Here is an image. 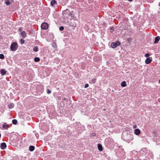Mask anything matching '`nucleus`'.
<instances>
[{
    "label": "nucleus",
    "mask_w": 160,
    "mask_h": 160,
    "mask_svg": "<svg viewBox=\"0 0 160 160\" xmlns=\"http://www.w3.org/2000/svg\"><path fill=\"white\" fill-rule=\"evenodd\" d=\"M33 50L35 52H38V48L37 46H34L33 48Z\"/></svg>",
    "instance_id": "4be33fe9"
},
{
    "label": "nucleus",
    "mask_w": 160,
    "mask_h": 160,
    "mask_svg": "<svg viewBox=\"0 0 160 160\" xmlns=\"http://www.w3.org/2000/svg\"><path fill=\"white\" fill-rule=\"evenodd\" d=\"M21 36L23 38H25L26 36V33L25 31H23L21 32Z\"/></svg>",
    "instance_id": "a211bd4d"
},
{
    "label": "nucleus",
    "mask_w": 160,
    "mask_h": 160,
    "mask_svg": "<svg viewBox=\"0 0 160 160\" xmlns=\"http://www.w3.org/2000/svg\"><path fill=\"white\" fill-rule=\"evenodd\" d=\"M18 48V43L16 42H12L10 46L11 50L12 51H15Z\"/></svg>",
    "instance_id": "20e7f679"
},
{
    "label": "nucleus",
    "mask_w": 160,
    "mask_h": 160,
    "mask_svg": "<svg viewBox=\"0 0 160 160\" xmlns=\"http://www.w3.org/2000/svg\"><path fill=\"white\" fill-rule=\"evenodd\" d=\"M160 38L159 36H158L156 37L155 38V40L154 43H156L158 42L159 40H160Z\"/></svg>",
    "instance_id": "ddd939ff"
},
{
    "label": "nucleus",
    "mask_w": 160,
    "mask_h": 160,
    "mask_svg": "<svg viewBox=\"0 0 160 160\" xmlns=\"http://www.w3.org/2000/svg\"><path fill=\"white\" fill-rule=\"evenodd\" d=\"M7 73V71L5 69H2L0 71V73L2 76L5 75Z\"/></svg>",
    "instance_id": "9d476101"
},
{
    "label": "nucleus",
    "mask_w": 160,
    "mask_h": 160,
    "mask_svg": "<svg viewBox=\"0 0 160 160\" xmlns=\"http://www.w3.org/2000/svg\"><path fill=\"white\" fill-rule=\"evenodd\" d=\"M112 139L111 138H108L107 139V141H112Z\"/></svg>",
    "instance_id": "c9c22d12"
},
{
    "label": "nucleus",
    "mask_w": 160,
    "mask_h": 160,
    "mask_svg": "<svg viewBox=\"0 0 160 160\" xmlns=\"http://www.w3.org/2000/svg\"><path fill=\"white\" fill-rule=\"evenodd\" d=\"M116 44V45H117V46H119L121 44V42L120 41H117L116 42H115Z\"/></svg>",
    "instance_id": "bb28decb"
},
{
    "label": "nucleus",
    "mask_w": 160,
    "mask_h": 160,
    "mask_svg": "<svg viewBox=\"0 0 160 160\" xmlns=\"http://www.w3.org/2000/svg\"><path fill=\"white\" fill-rule=\"evenodd\" d=\"M126 83L125 82V81H123L122 82L121 84V86L122 87H125L126 86Z\"/></svg>",
    "instance_id": "412c9836"
},
{
    "label": "nucleus",
    "mask_w": 160,
    "mask_h": 160,
    "mask_svg": "<svg viewBox=\"0 0 160 160\" xmlns=\"http://www.w3.org/2000/svg\"><path fill=\"white\" fill-rule=\"evenodd\" d=\"M134 133L136 135H138L140 133V131L139 129H136L134 130Z\"/></svg>",
    "instance_id": "f8f14e48"
},
{
    "label": "nucleus",
    "mask_w": 160,
    "mask_h": 160,
    "mask_svg": "<svg viewBox=\"0 0 160 160\" xmlns=\"http://www.w3.org/2000/svg\"><path fill=\"white\" fill-rule=\"evenodd\" d=\"M14 106V104L12 103H11L8 105V107L9 109H11L13 108Z\"/></svg>",
    "instance_id": "dca6fc26"
},
{
    "label": "nucleus",
    "mask_w": 160,
    "mask_h": 160,
    "mask_svg": "<svg viewBox=\"0 0 160 160\" xmlns=\"http://www.w3.org/2000/svg\"><path fill=\"white\" fill-rule=\"evenodd\" d=\"M64 99L66 100V98H64Z\"/></svg>",
    "instance_id": "ea45409f"
},
{
    "label": "nucleus",
    "mask_w": 160,
    "mask_h": 160,
    "mask_svg": "<svg viewBox=\"0 0 160 160\" xmlns=\"http://www.w3.org/2000/svg\"><path fill=\"white\" fill-rule=\"evenodd\" d=\"M159 82L160 83V79L159 80Z\"/></svg>",
    "instance_id": "a19ab883"
},
{
    "label": "nucleus",
    "mask_w": 160,
    "mask_h": 160,
    "mask_svg": "<svg viewBox=\"0 0 160 160\" xmlns=\"http://www.w3.org/2000/svg\"><path fill=\"white\" fill-rule=\"evenodd\" d=\"M96 135V134L95 133H93L92 134V136H95Z\"/></svg>",
    "instance_id": "e433bc0d"
},
{
    "label": "nucleus",
    "mask_w": 160,
    "mask_h": 160,
    "mask_svg": "<svg viewBox=\"0 0 160 160\" xmlns=\"http://www.w3.org/2000/svg\"><path fill=\"white\" fill-rule=\"evenodd\" d=\"M152 58L151 57L148 58H146L145 62L146 63L148 64L150 63L152 61Z\"/></svg>",
    "instance_id": "0eeeda50"
},
{
    "label": "nucleus",
    "mask_w": 160,
    "mask_h": 160,
    "mask_svg": "<svg viewBox=\"0 0 160 160\" xmlns=\"http://www.w3.org/2000/svg\"><path fill=\"white\" fill-rule=\"evenodd\" d=\"M48 24L46 22H43L41 25V28L42 29L46 30L48 29Z\"/></svg>",
    "instance_id": "39448f33"
},
{
    "label": "nucleus",
    "mask_w": 160,
    "mask_h": 160,
    "mask_svg": "<svg viewBox=\"0 0 160 160\" xmlns=\"http://www.w3.org/2000/svg\"><path fill=\"white\" fill-rule=\"evenodd\" d=\"M18 31H19V32H21H21H22V28H19V29Z\"/></svg>",
    "instance_id": "f704fd0d"
},
{
    "label": "nucleus",
    "mask_w": 160,
    "mask_h": 160,
    "mask_svg": "<svg viewBox=\"0 0 160 160\" xmlns=\"http://www.w3.org/2000/svg\"><path fill=\"white\" fill-rule=\"evenodd\" d=\"M136 125H135L134 126V128H136Z\"/></svg>",
    "instance_id": "4c0bfd02"
},
{
    "label": "nucleus",
    "mask_w": 160,
    "mask_h": 160,
    "mask_svg": "<svg viewBox=\"0 0 160 160\" xmlns=\"http://www.w3.org/2000/svg\"><path fill=\"white\" fill-rule=\"evenodd\" d=\"M153 140L154 141H156L157 140V136H155L153 138Z\"/></svg>",
    "instance_id": "7c9ffc66"
},
{
    "label": "nucleus",
    "mask_w": 160,
    "mask_h": 160,
    "mask_svg": "<svg viewBox=\"0 0 160 160\" xmlns=\"http://www.w3.org/2000/svg\"><path fill=\"white\" fill-rule=\"evenodd\" d=\"M129 1H132V0H128Z\"/></svg>",
    "instance_id": "58836bf2"
},
{
    "label": "nucleus",
    "mask_w": 160,
    "mask_h": 160,
    "mask_svg": "<svg viewBox=\"0 0 160 160\" xmlns=\"http://www.w3.org/2000/svg\"><path fill=\"white\" fill-rule=\"evenodd\" d=\"M2 127L4 128V129H7L9 127V126L6 123H4L2 125Z\"/></svg>",
    "instance_id": "9b49d317"
},
{
    "label": "nucleus",
    "mask_w": 160,
    "mask_h": 160,
    "mask_svg": "<svg viewBox=\"0 0 160 160\" xmlns=\"http://www.w3.org/2000/svg\"><path fill=\"white\" fill-rule=\"evenodd\" d=\"M74 12L73 11H72L71 12V18H73L72 19L71 18V26L72 25V29H73L76 26V23L74 22V20L75 19V18H74Z\"/></svg>",
    "instance_id": "7ed1b4c3"
},
{
    "label": "nucleus",
    "mask_w": 160,
    "mask_h": 160,
    "mask_svg": "<svg viewBox=\"0 0 160 160\" xmlns=\"http://www.w3.org/2000/svg\"><path fill=\"white\" fill-rule=\"evenodd\" d=\"M122 138L124 141L128 143H129L133 139V136L126 132H123L122 133Z\"/></svg>",
    "instance_id": "f03ea898"
},
{
    "label": "nucleus",
    "mask_w": 160,
    "mask_h": 160,
    "mask_svg": "<svg viewBox=\"0 0 160 160\" xmlns=\"http://www.w3.org/2000/svg\"><path fill=\"white\" fill-rule=\"evenodd\" d=\"M96 79L95 78H93L92 79V83H95L96 82Z\"/></svg>",
    "instance_id": "a878e982"
},
{
    "label": "nucleus",
    "mask_w": 160,
    "mask_h": 160,
    "mask_svg": "<svg viewBox=\"0 0 160 160\" xmlns=\"http://www.w3.org/2000/svg\"><path fill=\"white\" fill-rule=\"evenodd\" d=\"M89 87V84L88 83L86 84L84 86V88H86Z\"/></svg>",
    "instance_id": "72a5a7b5"
},
{
    "label": "nucleus",
    "mask_w": 160,
    "mask_h": 160,
    "mask_svg": "<svg viewBox=\"0 0 160 160\" xmlns=\"http://www.w3.org/2000/svg\"><path fill=\"white\" fill-rule=\"evenodd\" d=\"M98 150L100 151H101L102 150V145L101 144H98Z\"/></svg>",
    "instance_id": "f3484780"
},
{
    "label": "nucleus",
    "mask_w": 160,
    "mask_h": 160,
    "mask_svg": "<svg viewBox=\"0 0 160 160\" xmlns=\"http://www.w3.org/2000/svg\"><path fill=\"white\" fill-rule=\"evenodd\" d=\"M10 1V0H5L4 3L7 5H9L11 4V2Z\"/></svg>",
    "instance_id": "aec40b11"
},
{
    "label": "nucleus",
    "mask_w": 160,
    "mask_h": 160,
    "mask_svg": "<svg viewBox=\"0 0 160 160\" xmlns=\"http://www.w3.org/2000/svg\"><path fill=\"white\" fill-rule=\"evenodd\" d=\"M17 120L15 119H13L12 120V123L14 125H16L17 124Z\"/></svg>",
    "instance_id": "393cba45"
},
{
    "label": "nucleus",
    "mask_w": 160,
    "mask_h": 160,
    "mask_svg": "<svg viewBox=\"0 0 160 160\" xmlns=\"http://www.w3.org/2000/svg\"><path fill=\"white\" fill-rule=\"evenodd\" d=\"M20 42L21 44L22 45L24 43L25 40L23 38L21 39L20 40Z\"/></svg>",
    "instance_id": "cd10ccee"
},
{
    "label": "nucleus",
    "mask_w": 160,
    "mask_h": 160,
    "mask_svg": "<svg viewBox=\"0 0 160 160\" xmlns=\"http://www.w3.org/2000/svg\"><path fill=\"white\" fill-rule=\"evenodd\" d=\"M4 58V56L2 54H0V58L1 59H3Z\"/></svg>",
    "instance_id": "c85d7f7f"
},
{
    "label": "nucleus",
    "mask_w": 160,
    "mask_h": 160,
    "mask_svg": "<svg viewBox=\"0 0 160 160\" xmlns=\"http://www.w3.org/2000/svg\"><path fill=\"white\" fill-rule=\"evenodd\" d=\"M40 60V59L38 57H35L34 58V61L35 62H38Z\"/></svg>",
    "instance_id": "5701e85b"
},
{
    "label": "nucleus",
    "mask_w": 160,
    "mask_h": 160,
    "mask_svg": "<svg viewBox=\"0 0 160 160\" xmlns=\"http://www.w3.org/2000/svg\"><path fill=\"white\" fill-rule=\"evenodd\" d=\"M7 147L6 144L5 142H2L1 143L0 148L2 149H4Z\"/></svg>",
    "instance_id": "6e6552de"
},
{
    "label": "nucleus",
    "mask_w": 160,
    "mask_h": 160,
    "mask_svg": "<svg viewBox=\"0 0 160 160\" xmlns=\"http://www.w3.org/2000/svg\"><path fill=\"white\" fill-rule=\"evenodd\" d=\"M52 47L54 48H57V44L55 42H53L52 44Z\"/></svg>",
    "instance_id": "b1692460"
},
{
    "label": "nucleus",
    "mask_w": 160,
    "mask_h": 160,
    "mask_svg": "<svg viewBox=\"0 0 160 160\" xmlns=\"http://www.w3.org/2000/svg\"><path fill=\"white\" fill-rule=\"evenodd\" d=\"M150 56V54L148 53H147L145 55V56L146 57H148Z\"/></svg>",
    "instance_id": "2f4dec72"
},
{
    "label": "nucleus",
    "mask_w": 160,
    "mask_h": 160,
    "mask_svg": "<svg viewBox=\"0 0 160 160\" xmlns=\"http://www.w3.org/2000/svg\"><path fill=\"white\" fill-rule=\"evenodd\" d=\"M146 150L145 148H143L140 151V153L142 155L146 154Z\"/></svg>",
    "instance_id": "1a4fd4ad"
},
{
    "label": "nucleus",
    "mask_w": 160,
    "mask_h": 160,
    "mask_svg": "<svg viewBox=\"0 0 160 160\" xmlns=\"http://www.w3.org/2000/svg\"><path fill=\"white\" fill-rule=\"evenodd\" d=\"M62 14L63 16V18L65 20V28H68L69 26H67V25L70 26V22H69L70 20L69 18L70 17V12L69 9H67L63 11L62 12Z\"/></svg>",
    "instance_id": "f257e3e1"
},
{
    "label": "nucleus",
    "mask_w": 160,
    "mask_h": 160,
    "mask_svg": "<svg viewBox=\"0 0 160 160\" xmlns=\"http://www.w3.org/2000/svg\"><path fill=\"white\" fill-rule=\"evenodd\" d=\"M111 46L112 48H114L117 47V45L114 42H112L111 44Z\"/></svg>",
    "instance_id": "6ab92c4d"
},
{
    "label": "nucleus",
    "mask_w": 160,
    "mask_h": 160,
    "mask_svg": "<svg viewBox=\"0 0 160 160\" xmlns=\"http://www.w3.org/2000/svg\"><path fill=\"white\" fill-rule=\"evenodd\" d=\"M47 93L48 94H49L51 93V91L48 89L47 90Z\"/></svg>",
    "instance_id": "473e14b6"
},
{
    "label": "nucleus",
    "mask_w": 160,
    "mask_h": 160,
    "mask_svg": "<svg viewBox=\"0 0 160 160\" xmlns=\"http://www.w3.org/2000/svg\"><path fill=\"white\" fill-rule=\"evenodd\" d=\"M57 2L55 0H52L50 2L51 5L52 6H53Z\"/></svg>",
    "instance_id": "2eb2a0df"
},
{
    "label": "nucleus",
    "mask_w": 160,
    "mask_h": 160,
    "mask_svg": "<svg viewBox=\"0 0 160 160\" xmlns=\"http://www.w3.org/2000/svg\"><path fill=\"white\" fill-rule=\"evenodd\" d=\"M35 147L32 145L30 146L29 148V150L31 152H32L34 150Z\"/></svg>",
    "instance_id": "4468645a"
},
{
    "label": "nucleus",
    "mask_w": 160,
    "mask_h": 160,
    "mask_svg": "<svg viewBox=\"0 0 160 160\" xmlns=\"http://www.w3.org/2000/svg\"><path fill=\"white\" fill-rule=\"evenodd\" d=\"M64 29V28L63 26H61L59 28V30L60 31H63Z\"/></svg>",
    "instance_id": "c756f323"
},
{
    "label": "nucleus",
    "mask_w": 160,
    "mask_h": 160,
    "mask_svg": "<svg viewBox=\"0 0 160 160\" xmlns=\"http://www.w3.org/2000/svg\"><path fill=\"white\" fill-rule=\"evenodd\" d=\"M77 129L79 131V133H81L85 130V127L83 125H80V127H78Z\"/></svg>",
    "instance_id": "423d86ee"
}]
</instances>
